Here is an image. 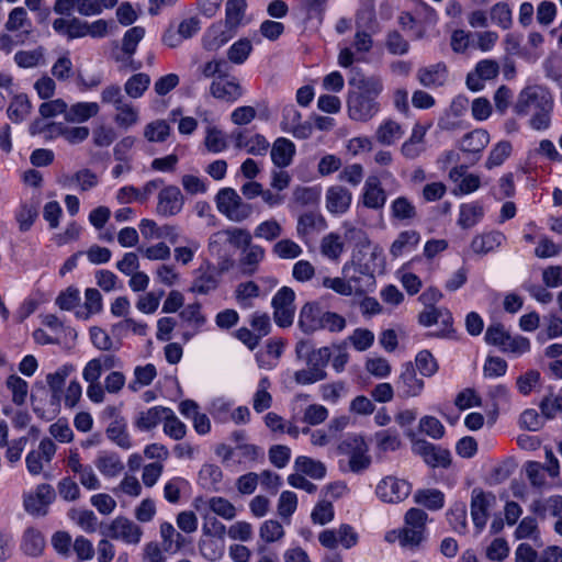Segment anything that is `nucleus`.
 <instances>
[{
  "mask_svg": "<svg viewBox=\"0 0 562 562\" xmlns=\"http://www.w3.org/2000/svg\"><path fill=\"white\" fill-rule=\"evenodd\" d=\"M347 97V111L351 120L368 122L380 111L378 97L383 91V81L379 76H366L360 68L350 69Z\"/></svg>",
  "mask_w": 562,
  "mask_h": 562,
  "instance_id": "1",
  "label": "nucleus"
},
{
  "mask_svg": "<svg viewBox=\"0 0 562 562\" xmlns=\"http://www.w3.org/2000/svg\"><path fill=\"white\" fill-rule=\"evenodd\" d=\"M428 515L420 508H411L404 516V526L386 536L387 541L396 538L402 548L415 550L427 539Z\"/></svg>",
  "mask_w": 562,
  "mask_h": 562,
  "instance_id": "2",
  "label": "nucleus"
},
{
  "mask_svg": "<svg viewBox=\"0 0 562 562\" xmlns=\"http://www.w3.org/2000/svg\"><path fill=\"white\" fill-rule=\"evenodd\" d=\"M217 211L234 223L248 220L252 213L251 204L244 202L241 196L233 188H223L215 195Z\"/></svg>",
  "mask_w": 562,
  "mask_h": 562,
  "instance_id": "3",
  "label": "nucleus"
},
{
  "mask_svg": "<svg viewBox=\"0 0 562 562\" xmlns=\"http://www.w3.org/2000/svg\"><path fill=\"white\" fill-rule=\"evenodd\" d=\"M342 454L349 456V468L353 473H360L371 464V457L368 454L369 447L360 435H348L338 446Z\"/></svg>",
  "mask_w": 562,
  "mask_h": 562,
  "instance_id": "4",
  "label": "nucleus"
},
{
  "mask_svg": "<svg viewBox=\"0 0 562 562\" xmlns=\"http://www.w3.org/2000/svg\"><path fill=\"white\" fill-rule=\"evenodd\" d=\"M548 100V104H553V99L548 89L542 86L533 85L525 87L518 94L514 104V112L517 115H527L530 110H538L544 108L542 103Z\"/></svg>",
  "mask_w": 562,
  "mask_h": 562,
  "instance_id": "5",
  "label": "nucleus"
},
{
  "mask_svg": "<svg viewBox=\"0 0 562 562\" xmlns=\"http://www.w3.org/2000/svg\"><path fill=\"white\" fill-rule=\"evenodd\" d=\"M102 533L112 540L137 546L142 540L143 529L127 517L117 516L105 526Z\"/></svg>",
  "mask_w": 562,
  "mask_h": 562,
  "instance_id": "6",
  "label": "nucleus"
},
{
  "mask_svg": "<svg viewBox=\"0 0 562 562\" xmlns=\"http://www.w3.org/2000/svg\"><path fill=\"white\" fill-rule=\"evenodd\" d=\"M295 293L289 286H282L272 299L273 318L278 326L286 328L293 324Z\"/></svg>",
  "mask_w": 562,
  "mask_h": 562,
  "instance_id": "7",
  "label": "nucleus"
},
{
  "mask_svg": "<svg viewBox=\"0 0 562 562\" xmlns=\"http://www.w3.org/2000/svg\"><path fill=\"white\" fill-rule=\"evenodd\" d=\"M411 491V483L392 475L382 479L376 486L378 497L382 502L390 504H396L406 499Z\"/></svg>",
  "mask_w": 562,
  "mask_h": 562,
  "instance_id": "8",
  "label": "nucleus"
},
{
  "mask_svg": "<svg viewBox=\"0 0 562 562\" xmlns=\"http://www.w3.org/2000/svg\"><path fill=\"white\" fill-rule=\"evenodd\" d=\"M295 355L297 359L304 360L307 367L317 370L321 374H327L325 368L331 356L328 347L314 349L308 340H300L295 345Z\"/></svg>",
  "mask_w": 562,
  "mask_h": 562,
  "instance_id": "9",
  "label": "nucleus"
},
{
  "mask_svg": "<svg viewBox=\"0 0 562 562\" xmlns=\"http://www.w3.org/2000/svg\"><path fill=\"white\" fill-rule=\"evenodd\" d=\"M496 497L492 493H485L481 488H474L471 493V517L479 531L483 530L490 516V509L494 506Z\"/></svg>",
  "mask_w": 562,
  "mask_h": 562,
  "instance_id": "10",
  "label": "nucleus"
},
{
  "mask_svg": "<svg viewBox=\"0 0 562 562\" xmlns=\"http://www.w3.org/2000/svg\"><path fill=\"white\" fill-rule=\"evenodd\" d=\"M55 491L49 484H40L35 493H30L24 497L25 510L34 516H45L48 505L55 499Z\"/></svg>",
  "mask_w": 562,
  "mask_h": 562,
  "instance_id": "11",
  "label": "nucleus"
},
{
  "mask_svg": "<svg viewBox=\"0 0 562 562\" xmlns=\"http://www.w3.org/2000/svg\"><path fill=\"white\" fill-rule=\"evenodd\" d=\"M156 212L158 215L169 217L181 212L184 203L180 189L176 186H167L158 193Z\"/></svg>",
  "mask_w": 562,
  "mask_h": 562,
  "instance_id": "12",
  "label": "nucleus"
},
{
  "mask_svg": "<svg viewBox=\"0 0 562 562\" xmlns=\"http://www.w3.org/2000/svg\"><path fill=\"white\" fill-rule=\"evenodd\" d=\"M413 450L431 468H448L451 463V454L449 450L435 446L426 440L415 441Z\"/></svg>",
  "mask_w": 562,
  "mask_h": 562,
  "instance_id": "13",
  "label": "nucleus"
},
{
  "mask_svg": "<svg viewBox=\"0 0 562 562\" xmlns=\"http://www.w3.org/2000/svg\"><path fill=\"white\" fill-rule=\"evenodd\" d=\"M281 128L301 139L308 138L313 131L311 123L302 122L301 113L292 104L283 108Z\"/></svg>",
  "mask_w": 562,
  "mask_h": 562,
  "instance_id": "14",
  "label": "nucleus"
},
{
  "mask_svg": "<svg viewBox=\"0 0 562 562\" xmlns=\"http://www.w3.org/2000/svg\"><path fill=\"white\" fill-rule=\"evenodd\" d=\"M210 93L213 98L225 102H235L244 93L241 86L235 78L222 77L214 79L210 86Z\"/></svg>",
  "mask_w": 562,
  "mask_h": 562,
  "instance_id": "15",
  "label": "nucleus"
},
{
  "mask_svg": "<svg viewBox=\"0 0 562 562\" xmlns=\"http://www.w3.org/2000/svg\"><path fill=\"white\" fill-rule=\"evenodd\" d=\"M396 387L401 396L413 397L418 396L424 389V381L417 378L416 371L412 362L403 366V371L396 382Z\"/></svg>",
  "mask_w": 562,
  "mask_h": 562,
  "instance_id": "16",
  "label": "nucleus"
},
{
  "mask_svg": "<svg viewBox=\"0 0 562 562\" xmlns=\"http://www.w3.org/2000/svg\"><path fill=\"white\" fill-rule=\"evenodd\" d=\"M322 307L315 302L305 303L299 314L297 326L305 334H313L322 329Z\"/></svg>",
  "mask_w": 562,
  "mask_h": 562,
  "instance_id": "17",
  "label": "nucleus"
},
{
  "mask_svg": "<svg viewBox=\"0 0 562 562\" xmlns=\"http://www.w3.org/2000/svg\"><path fill=\"white\" fill-rule=\"evenodd\" d=\"M266 257V250L260 245L250 243L249 246L244 248L240 252V257L238 260V265L240 268V271L245 276H252L255 274L258 269L259 265L263 261Z\"/></svg>",
  "mask_w": 562,
  "mask_h": 562,
  "instance_id": "18",
  "label": "nucleus"
},
{
  "mask_svg": "<svg viewBox=\"0 0 562 562\" xmlns=\"http://www.w3.org/2000/svg\"><path fill=\"white\" fill-rule=\"evenodd\" d=\"M386 202V193L378 177H369L363 186L362 203L371 210H380Z\"/></svg>",
  "mask_w": 562,
  "mask_h": 562,
  "instance_id": "19",
  "label": "nucleus"
},
{
  "mask_svg": "<svg viewBox=\"0 0 562 562\" xmlns=\"http://www.w3.org/2000/svg\"><path fill=\"white\" fill-rule=\"evenodd\" d=\"M419 83L426 88L442 87L448 80V69L446 64L437 63L417 70Z\"/></svg>",
  "mask_w": 562,
  "mask_h": 562,
  "instance_id": "20",
  "label": "nucleus"
},
{
  "mask_svg": "<svg viewBox=\"0 0 562 562\" xmlns=\"http://www.w3.org/2000/svg\"><path fill=\"white\" fill-rule=\"evenodd\" d=\"M326 207L333 214L347 212L351 204V192L342 186L329 187L326 191Z\"/></svg>",
  "mask_w": 562,
  "mask_h": 562,
  "instance_id": "21",
  "label": "nucleus"
},
{
  "mask_svg": "<svg viewBox=\"0 0 562 562\" xmlns=\"http://www.w3.org/2000/svg\"><path fill=\"white\" fill-rule=\"evenodd\" d=\"M74 371L71 364L60 367L54 373L46 376L48 387L50 390V404L58 407L61 401V393L67 376Z\"/></svg>",
  "mask_w": 562,
  "mask_h": 562,
  "instance_id": "22",
  "label": "nucleus"
},
{
  "mask_svg": "<svg viewBox=\"0 0 562 562\" xmlns=\"http://www.w3.org/2000/svg\"><path fill=\"white\" fill-rule=\"evenodd\" d=\"M404 135L403 126L392 120H384L375 130L374 137L383 146H392Z\"/></svg>",
  "mask_w": 562,
  "mask_h": 562,
  "instance_id": "23",
  "label": "nucleus"
},
{
  "mask_svg": "<svg viewBox=\"0 0 562 562\" xmlns=\"http://www.w3.org/2000/svg\"><path fill=\"white\" fill-rule=\"evenodd\" d=\"M270 155L277 167H288L295 155V145L288 138L279 137L274 140Z\"/></svg>",
  "mask_w": 562,
  "mask_h": 562,
  "instance_id": "24",
  "label": "nucleus"
},
{
  "mask_svg": "<svg viewBox=\"0 0 562 562\" xmlns=\"http://www.w3.org/2000/svg\"><path fill=\"white\" fill-rule=\"evenodd\" d=\"M504 240L505 236L501 232L484 233L472 239L471 249L477 255H487L501 247Z\"/></svg>",
  "mask_w": 562,
  "mask_h": 562,
  "instance_id": "25",
  "label": "nucleus"
},
{
  "mask_svg": "<svg viewBox=\"0 0 562 562\" xmlns=\"http://www.w3.org/2000/svg\"><path fill=\"white\" fill-rule=\"evenodd\" d=\"M161 546L166 552H177L187 546L188 540L170 522H162L159 528Z\"/></svg>",
  "mask_w": 562,
  "mask_h": 562,
  "instance_id": "26",
  "label": "nucleus"
},
{
  "mask_svg": "<svg viewBox=\"0 0 562 562\" xmlns=\"http://www.w3.org/2000/svg\"><path fill=\"white\" fill-rule=\"evenodd\" d=\"M490 143V134L483 128L467 133L460 140V149L464 153L479 154Z\"/></svg>",
  "mask_w": 562,
  "mask_h": 562,
  "instance_id": "27",
  "label": "nucleus"
},
{
  "mask_svg": "<svg viewBox=\"0 0 562 562\" xmlns=\"http://www.w3.org/2000/svg\"><path fill=\"white\" fill-rule=\"evenodd\" d=\"M94 464L100 473L108 477L117 476L124 470V464L115 452L99 453Z\"/></svg>",
  "mask_w": 562,
  "mask_h": 562,
  "instance_id": "28",
  "label": "nucleus"
},
{
  "mask_svg": "<svg viewBox=\"0 0 562 562\" xmlns=\"http://www.w3.org/2000/svg\"><path fill=\"white\" fill-rule=\"evenodd\" d=\"M100 111L97 102H77L70 108L67 106L66 121L71 123H83L95 116Z\"/></svg>",
  "mask_w": 562,
  "mask_h": 562,
  "instance_id": "29",
  "label": "nucleus"
},
{
  "mask_svg": "<svg viewBox=\"0 0 562 562\" xmlns=\"http://www.w3.org/2000/svg\"><path fill=\"white\" fill-rule=\"evenodd\" d=\"M168 413V407L154 406L146 411L139 412L134 425L139 430H150L155 428L159 423L164 422Z\"/></svg>",
  "mask_w": 562,
  "mask_h": 562,
  "instance_id": "30",
  "label": "nucleus"
},
{
  "mask_svg": "<svg viewBox=\"0 0 562 562\" xmlns=\"http://www.w3.org/2000/svg\"><path fill=\"white\" fill-rule=\"evenodd\" d=\"M420 241V234L415 229L401 232L390 247V254L396 258L404 251L414 249Z\"/></svg>",
  "mask_w": 562,
  "mask_h": 562,
  "instance_id": "31",
  "label": "nucleus"
},
{
  "mask_svg": "<svg viewBox=\"0 0 562 562\" xmlns=\"http://www.w3.org/2000/svg\"><path fill=\"white\" fill-rule=\"evenodd\" d=\"M32 104L26 94H16L12 98L7 114L13 123L23 122L31 113Z\"/></svg>",
  "mask_w": 562,
  "mask_h": 562,
  "instance_id": "32",
  "label": "nucleus"
},
{
  "mask_svg": "<svg viewBox=\"0 0 562 562\" xmlns=\"http://www.w3.org/2000/svg\"><path fill=\"white\" fill-rule=\"evenodd\" d=\"M45 547L42 532L33 527L27 528L23 533L21 549L31 557H38Z\"/></svg>",
  "mask_w": 562,
  "mask_h": 562,
  "instance_id": "33",
  "label": "nucleus"
},
{
  "mask_svg": "<svg viewBox=\"0 0 562 562\" xmlns=\"http://www.w3.org/2000/svg\"><path fill=\"white\" fill-rule=\"evenodd\" d=\"M246 8V0H228L226 2L225 27L229 31H236L243 24Z\"/></svg>",
  "mask_w": 562,
  "mask_h": 562,
  "instance_id": "34",
  "label": "nucleus"
},
{
  "mask_svg": "<svg viewBox=\"0 0 562 562\" xmlns=\"http://www.w3.org/2000/svg\"><path fill=\"white\" fill-rule=\"evenodd\" d=\"M390 209L392 217L401 222L411 223L417 217L415 205L406 196L396 198Z\"/></svg>",
  "mask_w": 562,
  "mask_h": 562,
  "instance_id": "35",
  "label": "nucleus"
},
{
  "mask_svg": "<svg viewBox=\"0 0 562 562\" xmlns=\"http://www.w3.org/2000/svg\"><path fill=\"white\" fill-rule=\"evenodd\" d=\"M453 182H459V190L461 193L468 194L480 187V177L476 175H465V167L459 166L453 168L449 173Z\"/></svg>",
  "mask_w": 562,
  "mask_h": 562,
  "instance_id": "36",
  "label": "nucleus"
},
{
  "mask_svg": "<svg viewBox=\"0 0 562 562\" xmlns=\"http://www.w3.org/2000/svg\"><path fill=\"white\" fill-rule=\"evenodd\" d=\"M4 26L9 32L22 31L25 35H29L32 31V22L27 16V12L21 7L14 8L9 13Z\"/></svg>",
  "mask_w": 562,
  "mask_h": 562,
  "instance_id": "37",
  "label": "nucleus"
},
{
  "mask_svg": "<svg viewBox=\"0 0 562 562\" xmlns=\"http://www.w3.org/2000/svg\"><path fill=\"white\" fill-rule=\"evenodd\" d=\"M235 31L222 30L220 25H213L203 37V47L206 50H216L226 44Z\"/></svg>",
  "mask_w": 562,
  "mask_h": 562,
  "instance_id": "38",
  "label": "nucleus"
},
{
  "mask_svg": "<svg viewBox=\"0 0 562 562\" xmlns=\"http://www.w3.org/2000/svg\"><path fill=\"white\" fill-rule=\"evenodd\" d=\"M414 501L430 510H438L443 507L445 495L436 488L418 490L414 494Z\"/></svg>",
  "mask_w": 562,
  "mask_h": 562,
  "instance_id": "39",
  "label": "nucleus"
},
{
  "mask_svg": "<svg viewBox=\"0 0 562 562\" xmlns=\"http://www.w3.org/2000/svg\"><path fill=\"white\" fill-rule=\"evenodd\" d=\"M295 469L315 480H321L326 474V467L323 462L301 456L295 460Z\"/></svg>",
  "mask_w": 562,
  "mask_h": 562,
  "instance_id": "40",
  "label": "nucleus"
},
{
  "mask_svg": "<svg viewBox=\"0 0 562 562\" xmlns=\"http://www.w3.org/2000/svg\"><path fill=\"white\" fill-rule=\"evenodd\" d=\"M105 434L108 438L120 448L127 450L132 447L125 420L111 422Z\"/></svg>",
  "mask_w": 562,
  "mask_h": 562,
  "instance_id": "41",
  "label": "nucleus"
},
{
  "mask_svg": "<svg viewBox=\"0 0 562 562\" xmlns=\"http://www.w3.org/2000/svg\"><path fill=\"white\" fill-rule=\"evenodd\" d=\"M119 0H76L77 12L83 16L99 15L105 9H112Z\"/></svg>",
  "mask_w": 562,
  "mask_h": 562,
  "instance_id": "42",
  "label": "nucleus"
},
{
  "mask_svg": "<svg viewBox=\"0 0 562 562\" xmlns=\"http://www.w3.org/2000/svg\"><path fill=\"white\" fill-rule=\"evenodd\" d=\"M272 254L279 259L293 260L300 257L303 252L302 247L292 239H279L272 246Z\"/></svg>",
  "mask_w": 562,
  "mask_h": 562,
  "instance_id": "43",
  "label": "nucleus"
},
{
  "mask_svg": "<svg viewBox=\"0 0 562 562\" xmlns=\"http://www.w3.org/2000/svg\"><path fill=\"white\" fill-rule=\"evenodd\" d=\"M156 376L157 370L154 364L138 366L134 369V380L128 384V389L137 392L139 389L149 385Z\"/></svg>",
  "mask_w": 562,
  "mask_h": 562,
  "instance_id": "44",
  "label": "nucleus"
},
{
  "mask_svg": "<svg viewBox=\"0 0 562 562\" xmlns=\"http://www.w3.org/2000/svg\"><path fill=\"white\" fill-rule=\"evenodd\" d=\"M45 49L36 47L31 50H19L14 55V61L21 68H33L44 64Z\"/></svg>",
  "mask_w": 562,
  "mask_h": 562,
  "instance_id": "45",
  "label": "nucleus"
},
{
  "mask_svg": "<svg viewBox=\"0 0 562 562\" xmlns=\"http://www.w3.org/2000/svg\"><path fill=\"white\" fill-rule=\"evenodd\" d=\"M515 538L520 539H530L536 543H540V530L538 527L537 519L532 516H527L521 519L515 530Z\"/></svg>",
  "mask_w": 562,
  "mask_h": 562,
  "instance_id": "46",
  "label": "nucleus"
},
{
  "mask_svg": "<svg viewBox=\"0 0 562 562\" xmlns=\"http://www.w3.org/2000/svg\"><path fill=\"white\" fill-rule=\"evenodd\" d=\"M282 233L283 228L281 224L274 218L259 223L254 231L256 238L263 239L266 241L277 240Z\"/></svg>",
  "mask_w": 562,
  "mask_h": 562,
  "instance_id": "47",
  "label": "nucleus"
},
{
  "mask_svg": "<svg viewBox=\"0 0 562 562\" xmlns=\"http://www.w3.org/2000/svg\"><path fill=\"white\" fill-rule=\"evenodd\" d=\"M164 432L173 440H181L187 434L186 425L175 415L171 408H168L164 418Z\"/></svg>",
  "mask_w": 562,
  "mask_h": 562,
  "instance_id": "48",
  "label": "nucleus"
},
{
  "mask_svg": "<svg viewBox=\"0 0 562 562\" xmlns=\"http://www.w3.org/2000/svg\"><path fill=\"white\" fill-rule=\"evenodd\" d=\"M443 314V326H450L452 324V316L447 308L442 307H426L418 315V322L420 325L429 327L431 325L438 324L439 319H437V315Z\"/></svg>",
  "mask_w": 562,
  "mask_h": 562,
  "instance_id": "49",
  "label": "nucleus"
},
{
  "mask_svg": "<svg viewBox=\"0 0 562 562\" xmlns=\"http://www.w3.org/2000/svg\"><path fill=\"white\" fill-rule=\"evenodd\" d=\"M150 83V78L148 75L139 72L133 75L124 86L125 92L131 98L137 99L143 95V93L148 89Z\"/></svg>",
  "mask_w": 562,
  "mask_h": 562,
  "instance_id": "50",
  "label": "nucleus"
},
{
  "mask_svg": "<svg viewBox=\"0 0 562 562\" xmlns=\"http://www.w3.org/2000/svg\"><path fill=\"white\" fill-rule=\"evenodd\" d=\"M483 216V207L476 203L463 204L460 207L459 225L463 228L474 226Z\"/></svg>",
  "mask_w": 562,
  "mask_h": 562,
  "instance_id": "51",
  "label": "nucleus"
},
{
  "mask_svg": "<svg viewBox=\"0 0 562 562\" xmlns=\"http://www.w3.org/2000/svg\"><path fill=\"white\" fill-rule=\"evenodd\" d=\"M356 27L358 30H368L374 32L376 27V19L374 5L370 1L356 13Z\"/></svg>",
  "mask_w": 562,
  "mask_h": 562,
  "instance_id": "52",
  "label": "nucleus"
},
{
  "mask_svg": "<svg viewBox=\"0 0 562 562\" xmlns=\"http://www.w3.org/2000/svg\"><path fill=\"white\" fill-rule=\"evenodd\" d=\"M7 387L12 393V402L15 405H23L26 401L29 385L22 378L12 374L7 379Z\"/></svg>",
  "mask_w": 562,
  "mask_h": 562,
  "instance_id": "53",
  "label": "nucleus"
},
{
  "mask_svg": "<svg viewBox=\"0 0 562 562\" xmlns=\"http://www.w3.org/2000/svg\"><path fill=\"white\" fill-rule=\"evenodd\" d=\"M448 520L454 531L464 533L467 531V506L464 503H456L447 514Z\"/></svg>",
  "mask_w": 562,
  "mask_h": 562,
  "instance_id": "54",
  "label": "nucleus"
},
{
  "mask_svg": "<svg viewBox=\"0 0 562 562\" xmlns=\"http://www.w3.org/2000/svg\"><path fill=\"white\" fill-rule=\"evenodd\" d=\"M284 536L282 525L273 519L266 520L259 528V537L266 543L281 540Z\"/></svg>",
  "mask_w": 562,
  "mask_h": 562,
  "instance_id": "55",
  "label": "nucleus"
},
{
  "mask_svg": "<svg viewBox=\"0 0 562 562\" xmlns=\"http://www.w3.org/2000/svg\"><path fill=\"white\" fill-rule=\"evenodd\" d=\"M491 20L493 23L507 30L513 24L512 10L506 2H498L491 8Z\"/></svg>",
  "mask_w": 562,
  "mask_h": 562,
  "instance_id": "56",
  "label": "nucleus"
},
{
  "mask_svg": "<svg viewBox=\"0 0 562 562\" xmlns=\"http://www.w3.org/2000/svg\"><path fill=\"white\" fill-rule=\"evenodd\" d=\"M204 145L209 151L217 154L227 148V140L222 131L215 126H209L206 130Z\"/></svg>",
  "mask_w": 562,
  "mask_h": 562,
  "instance_id": "57",
  "label": "nucleus"
},
{
  "mask_svg": "<svg viewBox=\"0 0 562 562\" xmlns=\"http://www.w3.org/2000/svg\"><path fill=\"white\" fill-rule=\"evenodd\" d=\"M209 507L215 515L226 520H233L236 517L235 506L224 497H211L209 499Z\"/></svg>",
  "mask_w": 562,
  "mask_h": 562,
  "instance_id": "58",
  "label": "nucleus"
},
{
  "mask_svg": "<svg viewBox=\"0 0 562 562\" xmlns=\"http://www.w3.org/2000/svg\"><path fill=\"white\" fill-rule=\"evenodd\" d=\"M227 243L238 249H244L252 243L250 232L241 227H229L224 229Z\"/></svg>",
  "mask_w": 562,
  "mask_h": 562,
  "instance_id": "59",
  "label": "nucleus"
},
{
  "mask_svg": "<svg viewBox=\"0 0 562 562\" xmlns=\"http://www.w3.org/2000/svg\"><path fill=\"white\" fill-rule=\"evenodd\" d=\"M512 145L509 142L502 140L497 143L491 150L488 158L485 162L487 169L501 166L510 155Z\"/></svg>",
  "mask_w": 562,
  "mask_h": 562,
  "instance_id": "60",
  "label": "nucleus"
},
{
  "mask_svg": "<svg viewBox=\"0 0 562 562\" xmlns=\"http://www.w3.org/2000/svg\"><path fill=\"white\" fill-rule=\"evenodd\" d=\"M252 50L251 42L247 38H241L235 42L227 52L228 59L234 64H243Z\"/></svg>",
  "mask_w": 562,
  "mask_h": 562,
  "instance_id": "61",
  "label": "nucleus"
},
{
  "mask_svg": "<svg viewBox=\"0 0 562 562\" xmlns=\"http://www.w3.org/2000/svg\"><path fill=\"white\" fill-rule=\"evenodd\" d=\"M344 249L340 237L337 234H328L322 239V254L329 259H338Z\"/></svg>",
  "mask_w": 562,
  "mask_h": 562,
  "instance_id": "62",
  "label": "nucleus"
},
{
  "mask_svg": "<svg viewBox=\"0 0 562 562\" xmlns=\"http://www.w3.org/2000/svg\"><path fill=\"white\" fill-rule=\"evenodd\" d=\"M144 36L145 29L142 26H134L127 30L122 40V50L127 56H132L136 52V47Z\"/></svg>",
  "mask_w": 562,
  "mask_h": 562,
  "instance_id": "63",
  "label": "nucleus"
},
{
  "mask_svg": "<svg viewBox=\"0 0 562 562\" xmlns=\"http://www.w3.org/2000/svg\"><path fill=\"white\" fill-rule=\"evenodd\" d=\"M217 286V280L213 272L204 271L201 272L193 281L191 291L199 294H207L215 290Z\"/></svg>",
  "mask_w": 562,
  "mask_h": 562,
  "instance_id": "64",
  "label": "nucleus"
}]
</instances>
